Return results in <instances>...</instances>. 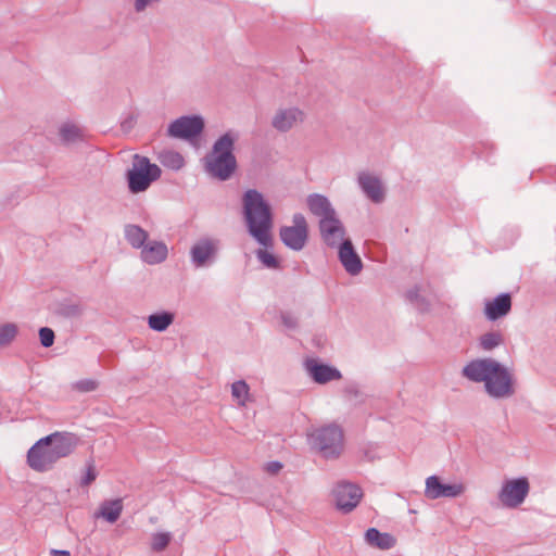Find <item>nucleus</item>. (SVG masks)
Segmentation results:
<instances>
[{
	"label": "nucleus",
	"instance_id": "f257e3e1",
	"mask_svg": "<svg viewBox=\"0 0 556 556\" xmlns=\"http://www.w3.org/2000/svg\"><path fill=\"white\" fill-rule=\"evenodd\" d=\"M460 374L470 382H482L485 394L493 400L509 399L517 391V379L514 372L492 357L469 361L462 368Z\"/></svg>",
	"mask_w": 556,
	"mask_h": 556
},
{
	"label": "nucleus",
	"instance_id": "f03ea898",
	"mask_svg": "<svg viewBox=\"0 0 556 556\" xmlns=\"http://www.w3.org/2000/svg\"><path fill=\"white\" fill-rule=\"evenodd\" d=\"M80 443V438L68 431H55L40 438L27 451V465L37 472L51 470L61 458L70 456Z\"/></svg>",
	"mask_w": 556,
	"mask_h": 556
},
{
	"label": "nucleus",
	"instance_id": "7ed1b4c3",
	"mask_svg": "<svg viewBox=\"0 0 556 556\" xmlns=\"http://www.w3.org/2000/svg\"><path fill=\"white\" fill-rule=\"evenodd\" d=\"M243 207L250 233L261 244H270L271 214L262 194L256 190H248L243 198Z\"/></svg>",
	"mask_w": 556,
	"mask_h": 556
},
{
	"label": "nucleus",
	"instance_id": "20e7f679",
	"mask_svg": "<svg viewBox=\"0 0 556 556\" xmlns=\"http://www.w3.org/2000/svg\"><path fill=\"white\" fill-rule=\"evenodd\" d=\"M233 142L235 138L229 132L215 142L212 152L205 160V167L210 175L226 180L233 174L237 167L232 153Z\"/></svg>",
	"mask_w": 556,
	"mask_h": 556
},
{
	"label": "nucleus",
	"instance_id": "39448f33",
	"mask_svg": "<svg viewBox=\"0 0 556 556\" xmlns=\"http://www.w3.org/2000/svg\"><path fill=\"white\" fill-rule=\"evenodd\" d=\"M307 442L321 457L337 459L344 450V432L339 425L329 424L308 433Z\"/></svg>",
	"mask_w": 556,
	"mask_h": 556
},
{
	"label": "nucleus",
	"instance_id": "423d86ee",
	"mask_svg": "<svg viewBox=\"0 0 556 556\" xmlns=\"http://www.w3.org/2000/svg\"><path fill=\"white\" fill-rule=\"evenodd\" d=\"M161 176L156 164L150 163L146 156L135 155L131 169L128 172V185L132 193L147 190L152 181Z\"/></svg>",
	"mask_w": 556,
	"mask_h": 556
},
{
	"label": "nucleus",
	"instance_id": "0eeeda50",
	"mask_svg": "<svg viewBox=\"0 0 556 556\" xmlns=\"http://www.w3.org/2000/svg\"><path fill=\"white\" fill-rule=\"evenodd\" d=\"M530 492V482L527 477L506 479L498 492V500L506 508L515 509L523 504Z\"/></svg>",
	"mask_w": 556,
	"mask_h": 556
},
{
	"label": "nucleus",
	"instance_id": "6e6552de",
	"mask_svg": "<svg viewBox=\"0 0 556 556\" xmlns=\"http://www.w3.org/2000/svg\"><path fill=\"white\" fill-rule=\"evenodd\" d=\"M303 369L308 378L319 386L342 379V374L336 366L324 362L317 356H306L303 359Z\"/></svg>",
	"mask_w": 556,
	"mask_h": 556
},
{
	"label": "nucleus",
	"instance_id": "1a4fd4ad",
	"mask_svg": "<svg viewBox=\"0 0 556 556\" xmlns=\"http://www.w3.org/2000/svg\"><path fill=\"white\" fill-rule=\"evenodd\" d=\"M334 506L342 514H350L359 504L363 497V490L359 485L341 481L333 490Z\"/></svg>",
	"mask_w": 556,
	"mask_h": 556
},
{
	"label": "nucleus",
	"instance_id": "9d476101",
	"mask_svg": "<svg viewBox=\"0 0 556 556\" xmlns=\"http://www.w3.org/2000/svg\"><path fill=\"white\" fill-rule=\"evenodd\" d=\"M293 225L285 226L280 229L281 241L290 249L300 251L305 247L307 241V223L302 214L293 216Z\"/></svg>",
	"mask_w": 556,
	"mask_h": 556
},
{
	"label": "nucleus",
	"instance_id": "9b49d317",
	"mask_svg": "<svg viewBox=\"0 0 556 556\" xmlns=\"http://www.w3.org/2000/svg\"><path fill=\"white\" fill-rule=\"evenodd\" d=\"M465 490L463 483H446L440 476L432 475L426 479L425 496L429 500L456 498L463 495Z\"/></svg>",
	"mask_w": 556,
	"mask_h": 556
},
{
	"label": "nucleus",
	"instance_id": "f8f14e48",
	"mask_svg": "<svg viewBox=\"0 0 556 556\" xmlns=\"http://www.w3.org/2000/svg\"><path fill=\"white\" fill-rule=\"evenodd\" d=\"M304 113L295 106L283 108L276 111L271 119L273 127L280 131L286 132L303 123Z\"/></svg>",
	"mask_w": 556,
	"mask_h": 556
},
{
	"label": "nucleus",
	"instance_id": "ddd939ff",
	"mask_svg": "<svg viewBox=\"0 0 556 556\" xmlns=\"http://www.w3.org/2000/svg\"><path fill=\"white\" fill-rule=\"evenodd\" d=\"M204 123L201 117H181L169 126V135L177 138L190 139L199 135Z\"/></svg>",
	"mask_w": 556,
	"mask_h": 556
},
{
	"label": "nucleus",
	"instance_id": "4468645a",
	"mask_svg": "<svg viewBox=\"0 0 556 556\" xmlns=\"http://www.w3.org/2000/svg\"><path fill=\"white\" fill-rule=\"evenodd\" d=\"M320 232L328 245L341 244L344 237V229L334 215L321 218L319 222Z\"/></svg>",
	"mask_w": 556,
	"mask_h": 556
},
{
	"label": "nucleus",
	"instance_id": "2eb2a0df",
	"mask_svg": "<svg viewBox=\"0 0 556 556\" xmlns=\"http://www.w3.org/2000/svg\"><path fill=\"white\" fill-rule=\"evenodd\" d=\"M511 308V298L508 293H502L484 304V315L489 320H496L509 313Z\"/></svg>",
	"mask_w": 556,
	"mask_h": 556
},
{
	"label": "nucleus",
	"instance_id": "dca6fc26",
	"mask_svg": "<svg viewBox=\"0 0 556 556\" xmlns=\"http://www.w3.org/2000/svg\"><path fill=\"white\" fill-rule=\"evenodd\" d=\"M339 258L348 273L356 275L362 269V261L355 252L352 242L344 240L339 248Z\"/></svg>",
	"mask_w": 556,
	"mask_h": 556
},
{
	"label": "nucleus",
	"instance_id": "f3484780",
	"mask_svg": "<svg viewBox=\"0 0 556 556\" xmlns=\"http://www.w3.org/2000/svg\"><path fill=\"white\" fill-rule=\"evenodd\" d=\"M365 542L374 547L381 551H388L396 545V538L388 532H381L377 528H368L364 534Z\"/></svg>",
	"mask_w": 556,
	"mask_h": 556
},
{
	"label": "nucleus",
	"instance_id": "a211bd4d",
	"mask_svg": "<svg viewBox=\"0 0 556 556\" xmlns=\"http://www.w3.org/2000/svg\"><path fill=\"white\" fill-rule=\"evenodd\" d=\"M123 508L122 498L105 500L94 511L93 517L96 519L101 518L109 523H115L121 518Z\"/></svg>",
	"mask_w": 556,
	"mask_h": 556
},
{
	"label": "nucleus",
	"instance_id": "6ab92c4d",
	"mask_svg": "<svg viewBox=\"0 0 556 556\" xmlns=\"http://www.w3.org/2000/svg\"><path fill=\"white\" fill-rule=\"evenodd\" d=\"M359 185L367 197L374 202H381L384 199V191L381 181L367 173H363L358 177Z\"/></svg>",
	"mask_w": 556,
	"mask_h": 556
},
{
	"label": "nucleus",
	"instance_id": "aec40b11",
	"mask_svg": "<svg viewBox=\"0 0 556 556\" xmlns=\"http://www.w3.org/2000/svg\"><path fill=\"white\" fill-rule=\"evenodd\" d=\"M307 205L309 211L321 218L330 217L334 215V211L331 208L328 200L319 194H313L307 198Z\"/></svg>",
	"mask_w": 556,
	"mask_h": 556
},
{
	"label": "nucleus",
	"instance_id": "412c9836",
	"mask_svg": "<svg viewBox=\"0 0 556 556\" xmlns=\"http://www.w3.org/2000/svg\"><path fill=\"white\" fill-rule=\"evenodd\" d=\"M167 255V248L165 244L160 242H152L147 244L142 252V258L149 264L160 263L165 260Z\"/></svg>",
	"mask_w": 556,
	"mask_h": 556
},
{
	"label": "nucleus",
	"instance_id": "4be33fe9",
	"mask_svg": "<svg viewBox=\"0 0 556 556\" xmlns=\"http://www.w3.org/2000/svg\"><path fill=\"white\" fill-rule=\"evenodd\" d=\"M216 247L215 244L210 240H203L197 243L192 249V258L193 262L201 266L203 265L214 253H215Z\"/></svg>",
	"mask_w": 556,
	"mask_h": 556
},
{
	"label": "nucleus",
	"instance_id": "5701e85b",
	"mask_svg": "<svg viewBox=\"0 0 556 556\" xmlns=\"http://www.w3.org/2000/svg\"><path fill=\"white\" fill-rule=\"evenodd\" d=\"M173 541V534L168 531L155 532L151 535V551L154 553L164 552L170 542Z\"/></svg>",
	"mask_w": 556,
	"mask_h": 556
},
{
	"label": "nucleus",
	"instance_id": "b1692460",
	"mask_svg": "<svg viewBox=\"0 0 556 556\" xmlns=\"http://www.w3.org/2000/svg\"><path fill=\"white\" fill-rule=\"evenodd\" d=\"M126 238L134 248H140L148 238L147 232L138 226L130 225L125 229Z\"/></svg>",
	"mask_w": 556,
	"mask_h": 556
},
{
	"label": "nucleus",
	"instance_id": "393cba45",
	"mask_svg": "<svg viewBox=\"0 0 556 556\" xmlns=\"http://www.w3.org/2000/svg\"><path fill=\"white\" fill-rule=\"evenodd\" d=\"M148 323L151 329L163 331L173 323V315L169 313L153 314L149 316Z\"/></svg>",
	"mask_w": 556,
	"mask_h": 556
},
{
	"label": "nucleus",
	"instance_id": "a878e982",
	"mask_svg": "<svg viewBox=\"0 0 556 556\" xmlns=\"http://www.w3.org/2000/svg\"><path fill=\"white\" fill-rule=\"evenodd\" d=\"M161 163L172 169H180L184 166L182 156L174 151H165L160 154Z\"/></svg>",
	"mask_w": 556,
	"mask_h": 556
},
{
	"label": "nucleus",
	"instance_id": "bb28decb",
	"mask_svg": "<svg viewBox=\"0 0 556 556\" xmlns=\"http://www.w3.org/2000/svg\"><path fill=\"white\" fill-rule=\"evenodd\" d=\"M250 387L245 380H238L231 384V395L238 403H245L249 397Z\"/></svg>",
	"mask_w": 556,
	"mask_h": 556
},
{
	"label": "nucleus",
	"instance_id": "cd10ccee",
	"mask_svg": "<svg viewBox=\"0 0 556 556\" xmlns=\"http://www.w3.org/2000/svg\"><path fill=\"white\" fill-rule=\"evenodd\" d=\"M97 477H98V471L94 466V460L90 459L86 464V468H85L84 475L80 478L79 485L81 488H87L96 481Z\"/></svg>",
	"mask_w": 556,
	"mask_h": 556
},
{
	"label": "nucleus",
	"instance_id": "c85d7f7f",
	"mask_svg": "<svg viewBox=\"0 0 556 556\" xmlns=\"http://www.w3.org/2000/svg\"><path fill=\"white\" fill-rule=\"evenodd\" d=\"M99 387V382L96 379H80L72 384V389L80 392V393H88L96 391Z\"/></svg>",
	"mask_w": 556,
	"mask_h": 556
},
{
	"label": "nucleus",
	"instance_id": "c756f323",
	"mask_svg": "<svg viewBox=\"0 0 556 556\" xmlns=\"http://www.w3.org/2000/svg\"><path fill=\"white\" fill-rule=\"evenodd\" d=\"M17 334V328L14 324H7L0 327V345L9 344Z\"/></svg>",
	"mask_w": 556,
	"mask_h": 556
},
{
	"label": "nucleus",
	"instance_id": "7c9ffc66",
	"mask_svg": "<svg viewBox=\"0 0 556 556\" xmlns=\"http://www.w3.org/2000/svg\"><path fill=\"white\" fill-rule=\"evenodd\" d=\"M481 348H496L503 344V337L498 332H490L481 338Z\"/></svg>",
	"mask_w": 556,
	"mask_h": 556
},
{
	"label": "nucleus",
	"instance_id": "2f4dec72",
	"mask_svg": "<svg viewBox=\"0 0 556 556\" xmlns=\"http://www.w3.org/2000/svg\"><path fill=\"white\" fill-rule=\"evenodd\" d=\"M98 361L105 368L113 367L116 362V354L112 349L103 350L102 353L98 355Z\"/></svg>",
	"mask_w": 556,
	"mask_h": 556
},
{
	"label": "nucleus",
	"instance_id": "473e14b6",
	"mask_svg": "<svg viewBox=\"0 0 556 556\" xmlns=\"http://www.w3.org/2000/svg\"><path fill=\"white\" fill-rule=\"evenodd\" d=\"M258 260L268 268H277L278 260L276 256L267 250H260L257 252Z\"/></svg>",
	"mask_w": 556,
	"mask_h": 556
},
{
	"label": "nucleus",
	"instance_id": "72a5a7b5",
	"mask_svg": "<svg viewBox=\"0 0 556 556\" xmlns=\"http://www.w3.org/2000/svg\"><path fill=\"white\" fill-rule=\"evenodd\" d=\"M40 342L45 348H49L53 344L54 332L52 329L43 327L39 330Z\"/></svg>",
	"mask_w": 556,
	"mask_h": 556
},
{
	"label": "nucleus",
	"instance_id": "f704fd0d",
	"mask_svg": "<svg viewBox=\"0 0 556 556\" xmlns=\"http://www.w3.org/2000/svg\"><path fill=\"white\" fill-rule=\"evenodd\" d=\"M78 128L75 126H63L61 128V136L65 141L74 140L76 137H78Z\"/></svg>",
	"mask_w": 556,
	"mask_h": 556
},
{
	"label": "nucleus",
	"instance_id": "c9c22d12",
	"mask_svg": "<svg viewBox=\"0 0 556 556\" xmlns=\"http://www.w3.org/2000/svg\"><path fill=\"white\" fill-rule=\"evenodd\" d=\"M282 468L283 464L278 460L268 462L265 466L266 472L271 476L278 475Z\"/></svg>",
	"mask_w": 556,
	"mask_h": 556
},
{
	"label": "nucleus",
	"instance_id": "e433bc0d",
	"mask_svg": "<svg viewBox=\"0 0 556 556\" xmlns=\"http://www.w3.org/2000/svg\"><path fill=\"white\" fill-rule=\"evenodd\" d=\"M344 393L350 396L357 397L359 395L358 386L355 382H352L344 388Z\"/></svg>",
	"mask_w": 556,
	"mask_h": 556
},
{
	"label": "nucleus",
	"instance_id": "4c0bfd02",
	"mask_svg": "<svg viewBox=\"0 0 556 556\" xmlns=\"http://www.w3.org/2000/svg\"><path fill=\"white\" fill-rule=\"evenodd\" d=\"M51 556H71L70 551L66 549H51Z\"/></svg>",
	"mask_w": 556,
	"mask_h": 556
},
{
	"label": "nucleus",
	"instance_id": "58836bf2",
	"mask_svg": "<svg viewBox=\"0 0 556 556\" xmlns=\"http://www.w3.org/2000/svg\"><path fill=\"white\" fill-rule=\"evenodd\" d=\"M283 318V321L286 324L287 327H293L295 324H296V320L294 317L292 316H289V317H282Z\"/></svg>",
	"mask_w": 556,
	"mask_h": 556
}]
</instances>
